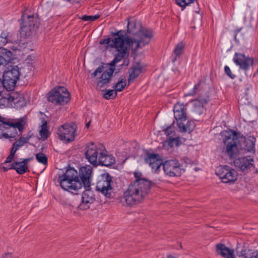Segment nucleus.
I'll return each instance as SVG.
<instances>
[{
  "instance_id": "f257e3e1",
  "label": "nucleus",
  "mask_w": 258,
  "mask_h": 258,
  "mask_svg": "<svg viewBox=\"0 0 258 258\" xmlns=\"http://www.w3.org/2000/svg\"><path fill=\"white\" fill-rule=\"evenodd\" d=\"M119 33L120 31L114 33L113 36L115 37L113 39L108 38L100 41L101 44H107L111 48H115L117 51L115 58L109 63V68L104 71V66H100L92 74V76L95 77L102 73L97 83V86L100 88L109 83L114 71L115 63L128 56L130 47H132L134 51H137L148 44L153 36L152 31L146 28L141 29L133 38H125Z\"/></svg>"
},
{
  "instance_id": "f03ea898",
  "label": "nucleus",
  "mask_w": 258,
  "mask_h": 258,
  "mask_svg": "<svg viewBox=\"0 0 258 258\" xmlns=\"http://www.w3.org/2000/svg\"><path fill=\"white\" fill-rule=\"evenodd\" d=\"M92 168L87 165L83 166L79 170V173L74 168H70L58 177L59 183L61 187L67 191L77 194L81 189L83 185L85 188H89L92 179Z\"/></svg>"
},
{
  "instance_id": "7ed1b4c3",
  "label": "nucleus",
  "mask_w": 258,
  "mask_h": 258,
  "mask_svg": "<svg viewBox=\"0 0 258 258\" xmlns=\"http://www.w3.org/2000/svg\"><path fill=\"white\" fill-rule=\"evenodd\" d=\"M243 135L239 132L227 130V155L230 159L234 160V165L242 171L250 169L253 165V160L250 157H240L236 159L240 154L242 147L241 140Z\"/></svg>"
},
{
  "instance_id": "20e7f679",
  "label": "nucleus",
  "mask_w": 258,
  "mask_h": 258,
  "mask_svg": "<svg viewBox=\"0 0 258 258\" xmlns=\"http://www.w3.org/2000/svg\"><path fill=\"white\" fill-rule=\"evenodd\" d=\"M146 182L144 184L139 181L132 182L124 191L121 202L129 206L142 202L149 194L152 185V182Z\"/></svg>"
},
{
  "instance_id": "39448f33",
  "label": "nucleus",
  "mask_w": 258,
  "mask_h": 258,
  "mask_svg": "<svg viewBox=\"0 0 258 258\" xmlns=\"http://www.w3.org/2000/svg\"><path fill=\"white\" fill-rule=\"evenodd\" d=\"M174 117L176 120L177 124L179 131L182 133L191 132L195 128V123L192 121H188L186 124L184 122L187 119L186 108L183 104L177 103L174 105Z\"/></svg>"
},
{
  "instance_id": "423d86ee",
  "label": "nucleus",
  "mask_w": 258,
  "mask_h": 258,
  "mask_svg": "<svg viewBox=\"0 0 258 258\" xmlns=\"http://www.w3.org/2000/svg\"><path fill=\"white\" fill-rule=\"evenodd\" d=\"M6 130L8 138L16 139L17 136L21 135L27 121L24 117L18 119H5Z\"/></svg>"
},
{
  "instance_id": "0eeeda50",
  "label": "nucleus",
  "mask_w": 258,
  "mask_h": 258,
  "mask_svg": "<svg viewBox=\"0 0 258 258\" xmlns=\"http://www.w3.org/2000/svg\"><path fill=\"white\" fill-rule=\"evenodd\" d=\"M48 95V100L57 105H64L70 100V93L64 87H55Z\"/></svg>"
},
{
  "instance_id": "6e6552de",
  "label": "nucleus",
  "mask_w": 258,
  "mask_h": 258,
  "mask_svg": "<svg viewBox=\"0 0 258 258\" xmlns=\"http://www.w3.org/2000/svg\"><path fill=\"white\" fill-rule=\"evenodd\" d=\"M0 103L2 105L13 108H21L26 105V102L24 96L18 92H13L0 98Z\"/></svg>"
},
{
  "instance_id": "1a4fd4ad",
  "label": "nucleus",
  "mask_w": 258,
  "mask_h": 258,
  "mask_svg": "<svg viewBox=\"0 0 258 258\" xmlns=\"http://www.w3.org/2000/svg\"><path fill=\"white\" fill-rule=\"evenodd\" d=\"M77 129V125L74 122L64 123L57 128L56 133L60 140L68 143L75 140Z\"/></svg>"
},
{
  "instance_id": "9d476101",
  "label": "nucleus",
  "mask_w": 258,
  "mask_h": 258,
  "mask_svg": "<svg viewBox=\"0 0 258 258\" xmlns=\"http://www.w3.org/2000/svg\"><path fill=\"white\" fill-rule=\"evenodd\" d=\"M164 173L170 177H178L184 172L183 165L177 159L165 161L163 164Z\"/></svg>"
},
{
  "instance_id": "9b49d317",
  "label": "nucleus",
  "mask_w": 258,
  "mask_h": 258,
  "mask_svg": "<svg viewBox=\"0 0 258 258\" xmlns=\"http://www.w3.org/2000/svg\"><path fill=\"white\" fill-rule=\"evenodd\" d=\"M112 177L108 173L102 174L97 183L96 189L109 198L111 197L112 192Z\"/></svg>"
},
{
  "instance_id": "f8f14e48",
  "label": "nucleus",
  "mask_w": 258,
  "mask_h": 258,
  "mask_svg": "<svg viewBox=\"0 0 258 258\" xmlns=\"http://www.w3.org/2000/svg\"><path fill=\"white\" fill-rule=\"evenodd\" d=\"M104 147L101 145H96L93 143H90L85 148V157L88 161L94 166H97L100 155L103 152Z\"/></svg>"
},
{
  "instance_id": "ddd939ff",
  "label": "nucleus",
  "mask_w": 258,
  "mask_h": 258,
  "mask_svg": "<svg viewBox=\"0 0 258 258\" xmlns=\"http://www.w3.org/2000/svg\"><path fill=\"white\" fill-rule=\"evenodd\" d=\"M36 19L33 15L28 16L27 20L24 22L21 28L20 34L21 37L26 38L32 35L35 31Z\"/></svg>"
},
{
  "instance_id": "4468645a",
  "label": "nucleus",
  "mask_w": 258,
  "mask_h": 258,
  "mask_svg": "<svg viewBox=\"0 0 258 258\" xmlns=\"http://www.w3.org/2000/svg\"><path fill=\"white\" fill-rule=\"evenodd\" d=\"M233 61L241 70L245 72L249 70L254 63L253 58L237 52L235 53Z\"/></svg>"
},
{
  "instance_id": "2eb2a0df",
  "label": "nucleus",
  "mask_w": 258,
  "mask_h": 258,
  "mask_svg": "<svg viewBox=\"0 0 258 258\" xmlns=\"http://www.w3.org/2000/svg\"><path fill=\"white\" fill-rule=\"evenodd\" d=\"M145 160L146 163L149 164L154 172H156L163 164L161 158L157 154H147Z\"/></svg>"
},
{
  "instance_id": "dca6fc26",
  "label": "nucleus",
  "mask_w": 258,
  "mask_h": 258,
  "mask_svg": "<svg viewBox=\"0 0 258 258\" xmlns=\"http://www.w3.org/2000/svg\"><path fill=\"white\" fill-rule=\"evenodd\" d=\"M95 198L93 192L89 188L86 189L83 193L82 201L79 205L81 210H86L90 207V205L94 202Z\"/></svg>"
},
{
  "instance_id": "f3484780",
  "label": "nucleus",
  "mask_w": 258,
  "mask_h": 258,
  "mask_svg": "<svg viewBox=\"0 0 258 258\" xmlns=\"http://www.w3.org/2000/svg\"><path fill=\"white\" fill-rule=\"evenodd\" d=\"M208 103V99L206 98H199L192 100V111L198 115H201L204 110V106Z\"/></svg>"
},
{
  "instance_id": "a211bd4d",
  "label": "nucleus",
  "mask_w": 258,
  "mask_h": 258,
  "mask_svg": "<svg viewBox=\"0 0 258 258\" xmlns=\"http://www.w3.org/2000/svg\"><path fill=\"white\" fill-rule=\"evenodd\" d=\"M106 152V151L104 148L103 152L100 155L97 165H101L108 167L114 163V158L112 155L107 154Z\"/></svg>"
},
{
  "instance_id": "6ab92c4d",
  "label": "nucleus",
  "mask_w": 258,
  "mask_h": 258,
  "mask_svg": "<svg viewBox=\"0 0 258 258\" xmlns=\"http://www.w3.org/2000/svg\"><path fill=\"white\" fill-rule=\"evenodd\" d=\"M10 169H15L19 174H23L28 170L27 165L22 163L21 161H15L11 164L10 167H4V171H7Z\"/></svg>"
},
{
  "instance_id": "aec40b11",
  "label": "nucleus",
  "mask_w": 258,
  "mask_h": 258,
  "mask_svg": "<svg viewBox=\"0 0 258 258\" xmlns=\"http://www.w3.org/2000/svg\"><path fill=\"white\" fill-rule=\"evenodd\" d=\"M20 73L17 66L9 69L4 72L3 78L13 79L17 81L19 79Z\"/></svg>"
},
{
  "instance_id": "412c9836",
  "label": "nucleus",
  "mask_w": 258,
  "mask_h": 258,
  "mask_svg": "<svg viewBox=\"0 0 258 258\" xmlns=\"http://www.w3.org/2000/svg\"><path fill=\"white\" fill-rule=\"evenodd\" d=\"M142 71V67L140 64H137L129 70V77L128 78V83L131 84L133 80L137 78Z\"/></svg>"
},
{
  "instance_id": "4be33fe9",
  "label": "nucleus",
  "mask_w": 258,
  "mask_h": 258,
  "mask_svg": "<svg viewBox=\"0 0 258 258\" xmlns=\"http://www.w3.org/2000/svg\"><path fill=\"white\" fill-rule=\"evenodd\" d=\"M17 82L15 80H13V79L3 78V80L2 81L3 90L4 88L7 91L13 90L16 86Z\"/></svg>"
},
{
  "instance_id": "5701e85b",
  "label": "nucleus",
  "mask_w": 258,
  "mask_h": 258,
  "mask_svg": "<svg viewBox=\"0 0 258 258\" xmlns=\"http://www.w3.org/2000/svg\"><path fill=\"white\" fill-rule=\"evenodd\" d=\"M12 41L11 34L6 30L3 31L0 35V49L2 50L3 47L7 43Z\"/></svg>"
},
{
  "instance_id": "b1692460",
  "label": "nucleus",
  "mask_w": 258,
  "mask_h": 258,
  "mask_svg": "<svg viewBox=\"0 0 258 258\" xmlns=\"http://www.w3.org/2000/svg\"><path fill=\"white\" fill-rule=\"evenodd\" d=\"M255 141V138L252 136L249 137L247 139L244 138V149L248 152L254 151Z\"/></svg>"
},
{
  "instance_id": "393cba45",
  "label": "nucleus",
  "mask_w": 258,
  "mask_h": 258,
  "mask_svg": "<svg viewBox=\"0 0 258 258\" xmlns=\"http://www.w3.org/2000/svg\"><path fill=\"white\" fill-rule=\"evenodd\" d=\"M185 45L182 42L178 43L175 47L173 53L175 56L172 58V61L174 62L177 60V58L179 57L183 53Z\"/></svg>"
},
{
  "instance_id": "a878e982",
  "label": "nucleus",
  "mask_w": 258,
  "mask_h": 258,
  "mask_svg": "<svg viewBox=\"0 0 258 258\" xmlns=\"http://www.w3.org/2000/svg\"><path fill=\"white\" fill-rule=\"evenodd\" d=\"M240 258H258V252H252L250 249H242L239 254Z\"/></svg>"
},
{
  "instance_id": "bb28decb",
  "label": "nucleus",
  "mask_w": 258,
  "mask_h": 258,
  "mask_svg": "<svg viewBox=\"0 0 258 258\" xmlns=\"http://www.w3.org/2000/svg\"><path fill=\"white\" fill-rule=\"evenodd\" d=\"M1 53L3 56L0 55V66L6 63L7 61H9L12 56L11 51L7 49H2Z\"/></svg>"
},
{
  "instance_id": "cd10ccee",
  "label": "nucleus",
  "mask_w": 258,
  "mask_h": 258,
  "mask_svg": "<svg viewBox=\"0 0 258 258\" xmlns=\"http://www.w3.org/2000/svg\"><path fill=\"white\" fill-rule=\"evenodd\" d=\"M226 166H219L216 167L215 170L216 174L219 177L220 179L222 180L223 183L226 181L224 180L226 178Z\"/></svg>"
},
{
  "instance_id": "c85d7f7f",
  "label": "nucleus",
  "mask_w": 258,
  "mask_h": 258,
  "mask_svg": "<svg viewBox=\"0 0 258 258\" xmlns=\"http://www.w3.org/2000/svg\"><path fill=\"white\" fill-rule=\"evenodd\" d=\"M228 168V166H227ZM227 183L233 182L237 179V172L232 169L227 168Z\"/></svg>"
},
{
  "instance_id": "c756f323",
  "label": "nucleus",
  "mask_w": 258,
  "mask_h": 258,
  "mask_svg": "<svg viewBox=\"0 0 258 258\" xmlns=\"http://www.w3.org/2000/svg\"><path fill=\"white\" fill-rule=\"evenodd\" d=\"M126 85V80L125 77L121 78L113 87L115 91L120 92L123 90Z\"/></svg>"
},
{
  "instance_id": "7c9ffc66",
  "label": "nucleus",
  "mask_w": 258,
  "mask_h": 258,
  "mask_svg": "<svg viewBox=\"0 0 258 258\" xmlns=\"http://www.w3.org/2000/svg\"><path fill=\"white\" fill-rule=\"evenodd\" d=\"M165 134L169 138L175 136V128L173 124H171L163 130Z\"/></svg>"
},
{
  "instance_id": "2f4dec72",
  "label": "nucleus",
  "mask_w": 258,
  "mask_h": 258,
  "mask_svg": "<svg viewBox=\"0 0 258 258\" xmlns=\"http://www.w3.org/2000/svg\"><path fill=\"white\" fill-rule=\"evenodd\" d=\"M180 138L179 137L174 136L171 137L168 139V140L166 142L168 145L170 147H173L174 146H178L179 145Z\"/></svg>"
},
{
  "instance_id": "473e14b6",
  "label": "nucleus",
  "mask_w": 258,
  "mask_h": 258,
  "mask_svg": "<svg viewBox=\"0 0 258 258\" xmlns=\"http://www.w3.org/2000/svg\"><path fill=\"white\" fill-rule=\"evenodd\" d=\"M216 252L223 257H226V246L222 243H218L216 246Z\"/></svg>"
},
{
  "instance_id": "72a5a7b5",
  "label": "nucleus",
  "mask_w": 258,
  "mask_h": 258,
  "mask_svg": "<svg viewBox=\"0 0 258 258\" xmlns=\"http://www.w3.org/2000/svg\"><path fill=\"white\" fill-rule=\"evenodd\" d=\"M134 176L136 178V180L135 181H139L140 182H143L144 184L146 183V182H151L150 180H147V179L142 177L143 175L142 173L139 171H136L134 172Z\"/></svg>"
},
{
  "instance_id": "f704fd0d",
  "label": "nucleus",
  "mask_w": 258,
  "mask_h": 258,
  "mask_svg": "<svg viewBox=\"0 0 258 258\" xmlns=\"http://www.w3.org/2000/svg\"><path fill=\"white\" fill-rule=\"evenodd\" d=\"M40 135L41 138L44 140L46 139L49 136V132L47 128L46 123H43L41 126V129L40 131Z\"/></svg>"
},
{
  "instance_id": "c9c22d12",
  "label": "nucleus",
  "mask_w": 258,
  "mask_h": 258,
  "mask_svg": "<svg viewBox=\"0 0 258 258\" xmlns=\"http://www.w3.org/2000/svg\"><path fill=\"white\" fill-rule=\"evenodd\" d=\"M135 28H136V25H135V23H133V22H130V21H128L127 31L129 33H134V36L132 38H133L135 36V35H136L141 30V29L145 28L144 27H141L140 29V30H139V31H138L137 33H135L134 29H135ZM146 28L148 29V28ZM149 30H150L152 31V32H153V31L151 29H149ZM152 34L153 35V33H152ZM153 37V36H152V37Z\"/></svg>"
},
{
  "instance_id": "e433bc0d",
  "label": "nucleus",
  "mask_w": 258,
  "mask_h": 258,
  "mask_svg": "<svg viewBox=\"0 0 258 258\" xmlns=\"http://www.w3.org/2000/svg\"><path fill=\"white\" fill-rule=\"evenodd\" d=\"M36 159L38 162L46 165L47 163V158L46 156L42 153H39L36 155Z\"/></svg>"
},
{
  "instance_id": "4c0bfd02",
  "label": "nucleus",
  "mask_w": 258,
  "mask_h": 258,
  "mask_svg": "<svg viewBox=\"0 0 258 258\" xmlns=\"http://www.w3.org/2000/svg\"><path fill=\"white\" fill-rule=\"evenodd\" d=\"M202 81H200L198 82L197 84L195 85L193 89L189 91L187 94V96H194L196 94L198 93L199 91L201 89V85Z\"/></svg>"
},
{
  "instance_id": "58836bf2",
  "label": "nucleus",
  "mask_w": 258,
  "mask_h": 258,
  "mask_svg": "<svg viewBox=\"0 0 258 258\" xmlns=\"http://www.w3.org/2000/svg\"><path fill=\"white\" fill-rule=\"evenodd\" d=\"M195 0H175L177 5L182 8L183 10L186 6L191 3H194Z\"/></svg>"
},
{
  "instance_id": "ea45409f",
  "label": "nucleus",
  "mask_w": 258,
  "mask_h": 258,
  "mask_svg": "<svg viewBox=\"0 0 258 258\" xmlns=\"http://www.w3.org/2000/svg\"><path fill=\"white\" fill-rule=\"evenodd\" d=\"M116 95L117 93L114 90H106L103 97L108 100L112 98H115Z\"/></svg>"
},
{
  "instance_id": "a19ab883",
  "label": "nucleus",
  "mask_w": 258,
  "mask_h": 258,
  "mask_svg": "<svg viewBox=\"0 0 258 258\" xmlns=\"http://www.w3.org/2000/svg\"><path fill=\"white\" fill-rule=\"evenodd\" d=\"M4 120L0 123V139L6 138L7 139L6 124L4 122Z\"/></svg>"
},
{
  "instance_id": "79ce46f5",
  "label": "nucleus",
  "mask_w": 258,
  "mask_h": 258,
  "mask_svg": "<svg viewBox=\"0 0 258 258\" xmlns=\"http://www.w3.org/2000/svg\"><path fill=\"white\" fill-rule=\"evenodd\" d=\"M99 17L100 15H95L94 16L84 15L81 18V19L85 21L93 22L97 20Z\"/></svg>"
},
{
  "instance_id": "37998d69",
  "label": "nucleus",
  "mask_w": 258,
  "mask_h": 258,
  "mask_svg": "<svg viewBox=\"0 0 258 258\" xmlns=\"http://www.w3.org/2000/svg\"><path fill=\"white\" fill-rule=\"evenodd\" d=\"M227 258H236L233 249L227 247Z\"/></svg>"
},
{
  "instance_id": "c03bdc74",
  "label": "nucleus",
  "mask_w": 258,
  "mask_h": 258,
  "mask_svg": "<svg viewBox=\"0 0 258 258\" xmlns=\"http://www.w3.org/2000/svg\"><path fill=\"white\" fill-rule=\"evenodd\" d=\"M219 139L222 141V142L225 145H226V131H222L219 135Z\"/></svg>"
},
{
  "instance_id": "a18cd8bd",
  "label": "nucleus",
  "mask_w": 258,
  "mask_h": 258,
  "mask_svg": "<svg viewBox=\"0 0 258 258\" xmlns=\"http://www.w3.org/2000/svg\"><path fill=\"white\" fill-rule=\"evenodd\" d=\"M14 155L13 154H10L9 156L7 158L6 161H5L4 163V164H6V163H11L13 159H14Z\"/></svg>"
},
{
  "instance_id": "49530a36",
  "label": "nucleus",
  "mask_w": 258,
  "mask_h": 258,
  "mask_svg": "<svg viewBox=\"0 0 258 258\" xmlns=\"http://www.w3.org/2000/svg\"><path fill=\"white\" fill-rule=\"evenodd\" d=\"M24 137H21L19 140H18L16 142L19 144L21 147L23 146L25 144L27 143L26 142H24Z\"/></svg>"
},
{
  "instance_id": "de8ad7c7",
  "label": "nucleus",
  "mask_w": 258,
  "mask_h": 258,
  "mask_svg": "<svg viewBox=\"0 0 258 258\" xmlns=\"http://www.w3.org/2000/svg\"><path fill=\"white\" fill-rule=\"evenodd\" d=\"M227 75L229 76L231 79H234L235 78V75H233L229 68L227 66Z\"/></svg>"
},
{
  "instance_id": "09e8293b",
  "label": "nucleus",
  "mask_w": 258,
  "mask_h": 258,
  "mask_svg": "<svg viewBox=\"0 0 258 258\" xmlns=\"http://www.w3.org/2000/svg\"><path fill=\"white\" fill-rule=\"evenodd\" d=\"M33 159V158H28L26 159H23V160L21 161L22 163H23L24 165H27L28 163L32 160Z\"/></svg>"
},
{
  "instance_id": "8fccbe9b",
  "label": "nucleus",
  "mask_w": 258,
  "mask_h": 258,
  "mask_svg": "<svg viewBox=\"0 0 258 258\" xmlns=\"http://www.w3.org/2000/svg\"><path fill=\"white\" fill-rule=\"evenodd\" d=\"M3 258H18L16 256H13L11 253H7L4 255Z\"/></svg>"
},
{
  "instance_id": "3c124183",
  "label": "nucleus",
  "mask_w": 258,
  "mask_h": 258,
  "mask_svg": "<svg viewBox=\"0 0 258 258\" xmlns=\"http://www.w3.org/2000/svg\"><path fill=\"white\" fill-rule=\"evenodd\" d=\"M32 135V134H31V133L29 132L28 133V134L25 137H24V140H25L24 142H26V143H27L29 141V140H30V139L31 138Z\"/></svg>"
},
{
  "instance_id": "603ef678",
  "label": "nucleus",
  "mask_w": 258,
  "mask_h": 258,
  "mask_svg": "<svg viewBox=\"0 0 258 258\" xmlns=\"http://www.w3.org/2000/svg\"><path fill=\"white\" fill-rule=\"evenodd\" d=\"M17 149L16 147H14V146H12V148H11V154H13L14 155H15L16 151H17Z\"/></svg>"
},
{
  "instance_id": "864d4df0",
  "label": "nucleus",
  "mask_w": 258,
  "mask_h": 258,
  "mask_svg": "<svg viewBox=\"0 0 258 258\" xmlns=\"http://www.w3.org/2000/svg\"><path fill=\"white\" fill-rule=\"evenodd\" d=\"M13 146H14V147H16L17 150H18L19 148L21 147V146L19 144H18V143L16 141L13 144Z\"/></svg>"
},
{
  "instance_id": "5fc2aeb1",
  "label": "nucleus",
  "mask_w": 258,
  "mask_h": 258,
  "mask_svg": "<svg viewBox=\"0 0 258 258\" xmlns=\"http://www.w3.org/2000/svg\"><path fill=\"white\" fill-rule=\"evenodd\" d=\"M196 5L197 6L198 8H197V9H196L195 10V12H196V13L199 14V12H200V8H199V4H198L197 2H196Z\"/></svg>"
},
{
  "instance_id": "6e6d98bb",
  "label": "nucleus",
  "mask_w": 258,
  "mask_h": 258,
  "mask_svg": "<svg viewBox=\"0 0 258 258\" xmlns=\"http://www.w3.org/2000/svg\"><path fill=\"white\" fill-rule=\"evenodd\" d=\"M6 118H4V117H2L1 116H0V123L1 122H3V120H5Z\"/></svg>"
},
{
  "instance_id": "4d7b16f0",
  "label": "nucleus",
  "mask_w": 258,
  "mask_h": 258,
  "mask_svg": "<svg viewBox=\"0 0 258 258\" xmlns=\"http://www.w3.org/2000/svg\"><path fill=\"white\" fill-rule=\"evenodd\" d=\"M90 121L86 124V125H85L86 127H87V128L89 127V126L90 125Z\"/></svg>"
},
{
  "instance_id": "13d9d810",
  "label": "nucleus",
  "mask_w": 258,
  "mask_h": 258,
  "mask_svg": "<svg viewBox=\"0 0 258 258\" xmlns=\"http://www.w3.org/2000/svg\"><path fill=\"white\" fill-rule=\"evenodd\" d=\"M11 165L7 166H2L1 168L4 170V167H10Z\"/></svg>"
},
{
  "instance_id": "bf43d9fd",
  "label": "nucleus",
  "mask_w": 258,
  "mask_h": 258,
  "mask_svg": "<svg viewBox=\"0 0 258 258\" xmlns=\"http://www.w3.org/2000/svg\"><path fill=\"white\" fill-rule=\"evenodd\" d=\"M236 31L237 33H238V32H240V29H238V30H236Z\"/></svg>"
},
{
  "instance_id": "052dcab7",
  "label": "nucleus",
  "mask_w": 258,
  "mask_h": 258,
  "mask_svg": "<svg viewBox=\"0 0 258 258\" xmlns=\"http://www.w3.org/2000/svg\"><path fill=\"white\" fill-rule=\"evenodd\" d=\"M224 70L225 72H226V66L224 67Z\"/></svg>"
},
{
  "instance_id": "680f3d73",
  "label": "nucleus",
  "mask_w": 258,
  "mask_h": 258,
  "mask_svg": "<svg viewBox=\"0 0 258 258\" xmlns=\"http://www.w3.org/2000/svg\"><path fill=\"white\" fill-rule=\"evenodd\" d=\"M118 1H119V2H122L123 0H117Z\"/></svg>"
}]
</instances>
